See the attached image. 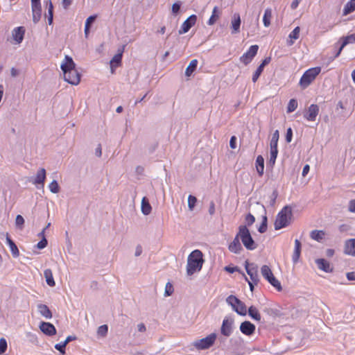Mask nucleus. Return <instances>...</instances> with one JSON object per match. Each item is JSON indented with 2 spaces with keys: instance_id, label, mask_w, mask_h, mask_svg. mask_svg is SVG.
<instances>
[{
  "instance_id": "f257e3e1",
  "label": "nucleus",
  "mask_w": 355,
  "mask_h": 355,
  "mask_svg": "<svg viewBox=\"0 0 355 355\" xmlns=\"http://www.w3.org/2000/svg\"><path fill=\"white\" fill-rule=\"evenodd\" d=\"M204 260L202 253L199 250H195L189 255L187 265V274L192 275L201 270Z\"/></svg>"
},
{
  "instance_id": "f03ea898",
  "label": "nucleus",
  "mask_w": 355,
  "mask_h": 355,
  "mask_svg": "<svg viewBox=\"0 0 355 355\" xmlns=\"http://www.w3.org/2000/svg\"><path fill=\"white\" fill-rule=\"evenodd\" d=\"M293 216L292 209L289 206H285L277 214L275 221V229L280 230L286 227L291 223Z\"/></svg>"
},
{
  "instance_id": "7ed1b4c3",
  "label": "nucleus",
  "mask_w": 355,
  "mask_h": 355,
  "mask_svg": "<svg viewBox=\"0 0 355 355\" xmlns=\"http://www.w3.org/2000/svg\"><path fill=\"white\" fill-rule=\"evenodd\" d=\"M61 69L63 71L64 73V79L65 81L69 83L71 85H77L78 84V76H74L73 78H70L69 76L68 75V73L69 71L75 70L76 69V64L73 62V59L69 56L66 55L64 58V61L61 64Z\"/></svg>"
},
{
  "instance_id": "20e7f679",
  "label": "nucleus",
  "mask_w": 355,
  "mask_h": 355,
  "mask_svg": "<svg viewBox=\"0 0 355 355\" xmlns=\"http://www.w3.org/2000/svg\"><path fill=\"white\" fill-rule=\"evenodd\" d=\"M239 236L241 237V242L247 250H253L257 248V244L246 225H240L239 227Z\"/></svg>"
},
{
  "instance_id": "39448f33",
  "label": "nucleus",
  "mask_w": 355,
  "mask_h": 355,
  "mask_svg": "<svg viewBox=\"0 0 355 355\" xmlns=\"http://www.w3.org/2000/svg\"><path fill=\"white\" fill-rule=\"evenodd\" d=\"M320 67H313L306 71L300 80L301 87L302 88L307 87L320 73Z\"/></svg>"
},
{
  "instance_id": "423d86ee",
  "label": "nucleus",
  "mask_w": 355,
  "mask_h": 355,
  "mask_svg": "<svg viewBox=\"0 0 355 355\" xmlns=\"http://www.w3.org/2000/svg\"><path fill=\"white\" fill-rule=\"evenodd\" d=\"M216 337H217L216 334L212 333L205 338L196 340L193 343V346L197 349H209L214 345V343L216 339Z\"/></svg>"
},
{
  "instance_id": "0eeeda50",
  "label": "nucleus",
  "mask_w": 355,
  "mask_h": 355,
  "mask_svg": "<svg viewBox=\"0 0 355 355\" xmlns=\"http://www.w3.org/2000/svg\"><path fill=\"white\" fill-rule=\"evenodd\" d=\"M245 270L248 275L250 276V279L255 284H257L259 282V277L258 275V266L257 264L252 263H249L247 261L245 265Z\"/></svg>"
},
{
  "instance_id": "6e6552de",
  "label": "nucleus",
  "mask_w": 355,
  "mask_h": 355,
  "mask_svg": "<svg viewBox=\"0 0 355 355\" xmlns=\"http://www.w3.org/2000/svg\"><path fill=\"white\" fill-rule=\"evenodd\" d=\"M258 49V45L255 44L251 46L249 50L241 57V62L245 64H249L252 61V58L257 55Z\"/></svg>"
},
{
  "instance_id": "1a4fd4ad",
  "label": "nucleus",
  "mask_w": 355,
  "mask_h": 355,
  "mask_svg": "<svg viewBox=\"0 0 355 355\" xmlns=\"http://www.w3.org/2000/svg\"><path fill=\"white\" fill-rule=\"evenodd\" d=\"M197 21V16L196 15H190L182 24L180 29L178 31L180 35L187 33L189 29L195 25Z\"/></svg>"
},
{
  "instance_id": "9d476101",
  "label": "nucleus",
  "mask_w": 355,
  "mask_h": 355,
  "mask_svg": "<svg viewBox=\"0 0 355 355\" xmlns=\"http://www.w3.org/2000/svg\"><path fill=\"white\" fill-rule=\"evenodd\" d=\"M230 300H233L237 304L236 309H235V312H236L240 315H245L247 314L246 306L242 301L232 295L228 296L226 299V301Z\"/></svg>"
},
{
  "instance_id": "9b49d317",
  "label": "nucleus",
  "mask_w": 355,
  "mask_h": 355,
  "mask_svg": "<svg viewBox=\"0 0 355 355\" xmlns=\"http://www.w3.org/2000/svg\"><path fill=\"white\" fill-rule=\"evenodd\" d=\"M240 331L245 336H250L255 332V325L250 321H244L240 324Z\"/></svg>"
},
{
  "instance_id": "f8f14e48",
  "label": "nucleus",
  "mask_w": 355,
  "mask_h": 355,
  "mask_svg": "<svg viewBox=\"0 0 355 355\" xmlns=\"http://www.w3.org/2000/svg\"><path fill=\"white\" fill-rule=\"evenodd\" d=\"M41 331L49 336H52L56 334V329L54 325L50 322H42L40 324Z\"/></svg>"
},
{
  "instance_id": "ddd939ff",
  "label": "nucleus",
  "mask_w": 355,
  "mask_h": 355,
  "mask_svg": "<svg viewBox=\"0 0 355 355\" xmlns=\"http://www.w3.org/2000/svg\"><path fill=\"white\" fill-rule=\"evenodd\" d=\"M241 237L239 236L238 232L232 242H231L229 245L228 249L230 252L235 254H239L243 250L242 245L239 241Z\"/></svg>"
},
{
  "instance_id": "4468645a",
  "label": "nucleus",
  "mask_w": 355,
  "mask_h": 355,
  "mask_svg": "<svg viewBox=\"0 0 355 355\" xmlns=\"http://www.w3.org/2000/svg\"><path fill=\"white\" fill-rule=\"evenodd\" d=\"M318 105L316 104H311L308 109V112L304 115V116L308 121H315L316 116H318Z\"/></svg>"
},
{
  "instance_id": "2eb2a0df",
  "label": "nucleus",
  "mask_w": 355,
  "mask_h": 355,
  "mask_svg": "<svg viewBox=\"0 0 355 355\" xmlns=\"http://www.w3.org/2000/svg\"><path fill=\"white\" fill-rule=\"evenodd\" d=\"M232 324L233 321L231 320H228L227 318L224 319L223 321V324L220 328L221 334L226 336L229 337L232 333Z\"/></svg>"
},
{
  "instance_id": "dca6fc26",
  "label": "nucleus",
  "mask_w": 355,
  "mask_h": 355,
  "mask_svg": "<svg viewBox=\"0 0 355 355\" xmlns=\"http://www.w3.org/2000/svg\"><path fill=\"white\" fill-rule=\"evenodd\" d=\"M25 28L23 26L15 28L12 31V35L17 44H20L24 37Z\"/></svg>"
},
{
  "instance_id": "f3484780",
  "label": "nucleus",
  "mask_w": 355,
  "mask_h": 355,
  "mask_svg": "<svg viewBox=\"0 0 355 355\" xmlns=\"http://www.w3.org/2000/svg\"><path fill=\"white\" fill-rule=\"evenodd\" d=\"M241 17L239 14L234 13L231 22L232 33L236 34L240 32Z\"/></svg>"
},
{
  "instance_id": "a211bd4d",
  "label": "nucleus",
  "mask_w": 355,
  "mask_h": 355,
  "mask_svg": "<svg viewBox=\"0 0 355 355\" xmlns=\"http://www.w3.org/2000/svg\"><path fill=\"white\" fill-rule=\"evenodd\" d=\"M315 263L320 270L325 272H331L333 271V268L331 267L329 262L324 259H317Z\"/></svg>"
},
{
  "instance_id": "6ab92c4d",
  "label": "nucleus",
  "mask_w": 355,
  "mask_h": 355,
  "mask_svg": "<svg viewBox=\"0 0 355 355\" xmlns=\"http://www.w3.org/2000/svg\"><path fill=\"white\" fill-rule=\"evenodd\" d=\"M270 62V57L266 58L262 61V62L257 67V70L255 71V72L254 73V74L252 76V80L253 83H255L258 80V78H259L260 75L261 74V73L263 71L264 67L266 65H267L268 64H269Z\"/></svg>"
},
{
  "instance_id": "aec40b11",
  "label": "nucleus",
  "mask_w": 355,
  "mask_h": 355,
  "mask_svg": "<svg viewBox=\"0 0 355 355\" xmlns=\"http://www.w3.org/2000/svg\"><path fill=\"white\" fill-rule=\"evenodd\" d=\"M46 179V170L44 168H40L35 177L31 180L34 184H42L44 185Z\"/></svg>"
},
{
  "instance_id": "412c9836",
  "label": "nucleus",
  "mask_w": 355,
  "mask_h": 355,
  "mask_svg": "<svg viewBox=\"0 0 355 355\" xmlns=\"http://www.w3.org/2000/svg\"><path fill=\"white\" fill-rule=\"evenodd\" d=\"M124 48L125 46H123L121 49H119V52L110 60V64L112 71L114 67H118L121 64Z\"/></svg>"
},
{
  "instance_id": "4be33fe9",
  "label": "nucleus",
  "mask_w": 355,
  "mask_h": 355,
  "mask_svg": "<svg viewBox=\"0 0 355 355\" xmlns=\"http://www.w3.org/2000/svg\"><path fill=\"white\" fill-rule=\"evenodd\" d=\"M344 252L346 254L355 256V239H350L345 241Z\"/></svg>"
},
{
  "instance_id": "5701e85b",
  "label": "nucleus",
  "mask_w": 355,
  "mask_h": 355,
  "mask_svg": "<svg viewBox=\"0 0 355 355\" xmlns=\"http://www.w3.org/2000/svg\"><path fill=\"white\" fill-rule=\"evenodd\" d=\"M37 311L41 315L44 317L46 319H51L52 318V313L49 308L44 304H39L37 306Z\"/></svg>"
},
{
  "instance_id": "b1692460",
  "label": "nucleus",
  "mask_w": 355,
  "mask_h": 355,
  "mask_svg": "<svg viewBox=\"0 0 355 355\" xmlns=\"http://www.w3.org/2000/svg\"><path fill=\"white\" fill-rule=\"evenodd\" d=\"M6 243L10 247L12 254L14 257H18L19 252L15 242L10 238L8 233L6 234Z\"/></svg>"
},
{
  "instance_id": "393cba45",
  "label": "nucleus",
  "mask_w": 355,
  "mask_h": 355,
  "mask_svg": "<svg viewBox=\"0 0 355 355\" xmlns=\"http://www.w3.org/2000/svg\"><path fill=\"white\" fill-rule=\"evenodd\" d=\"M300 254H301V243L298 239H296L295 241V250H294L293 257H292L293 261L294 263H296L298 261L300 257Z\"/></svg>"
},
{
  "instance_id": "a878e982",
  "label": "nucleus",
  "mask_w": 355,
  "mask_h": 355,
  "mask_svg": "<svg viewBox=\"0 0 355 355\" xmlns=\"http://www.w3.org/2000/svg\"><path fill=\"white\" fill-rule=\"evenodd\" d=\"M33 21L35 24L39 22L41 18L42 8L41 6H32Z\"/></svg>"
},
{
  "instance_id": "bb28decb",
  "label": "nucleus",
  "mask_w": 355,
  "mask_h": 355,
  "mask_svg": "<svg viewBox=\"0 0 355 355\" xmlns=\"http://www.w3.org/2000/svg\"><path fill=\"white\" fill-rule=\"evenodd\" d=\"M44 276L45 277L46 284L49 286L53 287V286H54L55 285V282L54 281V279H53V273H52V271H51V269H46L44 271Z\"/></svg>"
},
{
  "instance_id": "cd10ccee",
  "label": "nucleus",
  "mask_w": 355,
  "mask_h": 355,
  "mask_svg": "<svg viewBox=\"0 0 355 355\" xmlns=\"http://www.w3.org/2000/svg\"><path fill=\"white\" fill-rule=\"evenodd\" d=\"M325 233L322 230H313L310 233V237L315 241L320 242L324 237Z\"/></svg>"
},
{
  "instance_id": "c85d7f7f",
  "label": "nucleus",
  "mask_w": 355,
  "mask_h": 355,
  "mask_svg": "<svg viewBox=\"0 0 355 355\" xmlns=\"http://www.w3.org/2000/svg\"><path fill=\"white\" fill-rule=\"evenodd\" d=\"M256 168L257 173L260 176L263 174L264 159L261 155H259L256 159Z\"/></svg>"
},
{
  "instance_id": "c756f323",
  "label": "nucleus",
  "mask_w": 355,
  "mask_h": 355,
  "mask_svg": "<svg viewBox=\"0 0 355 355\" xmlns=\"http://www.w3.org/2000/svg\"><path fill=\"white\" fill-rule=\"evenodd\" d=\"M198 65V60L196 59L192 60L185 71V75L189 77L196 69Z\"/></svg>"
},
{
  "instance_id": "7c9ffc66",
  "label": "nucleus",
  "mask_w": 355,
  "mask_h": 355,
  "mask_svg": "<svg viewBox=\"0 0 355 355\" xmlns=\"http://www.w3.org/2000/svg\"><path fill=\"white\" fill-rule=\"evenodd\" d=\"M151 206L148 202V200L144 197L141 200V211L144 215H148L150 214L151 211Z\"/></svg>"
},
{
  "instance_id": "2f4dec72",
  "label": "nucleus",
  "mask_w": 355,
  "mask_h": 355,
  "mask_svg": "<svg viewBox=\"0 0 355 355\" xmlns=\"http://www.w3.org/2000/svg\"><path fill=\"white\" fill-rule=\"evenodd\" d=\"M270 159L268 160V164L272 167L275 164V161L278 154V149L277 148L274 147H270Z\"/></svg>"
},
{
  "instance_id": "473e14b6",
  "label": "nucleus",
  "mask_w": 355,
  "mask_h": 355,
  "mask_svg": "<svg viewBox=\"0 0 355 355\" xmlns=\"http://www.w3.org/2000/svg\"><path fill=\"white\" fill-rule=\"evenodd\" d=\"M248 315L254 320L260 321L261 320V315L258 311V309L254 306H251L248 309Z\"/></svg>"
},
{
  "instance_id": "72a5a7b5",
  "label": "nucleus",
  "mask_w": 355,
  "mask_h": 355,
  "mask_svg": "<svg viewBox=\"0 0 355 355\" xmlns=\"http://www.w3.org/2000/svg\"><path fill=\"white\" fill-rule=\"evenodd\" d=\"M272 18V10L270 8L266 9L263 17V22L264 26L268 27L270 25V19Z\"/></svg>"
},
{
  "instance_id": "f704fd0d",
  "label": "nucleus",
  "mask_w": 355,
  "mask_h": 355,
  "mask_svg": "<svg viewBox=\"0 0 355 355\" xmlns=\"http://www.w3.org/2000/svg\"><path fill=\"white\" fill-rule=\"evenodd\" d=\"M273 287H275L278 291H281L282 290V287L281 285V283L278 279L275 278V277L273 275H270V277H268L266 279Z\"/></svg>"
},
{
  "instance_id": "c9c22d12",
  "label": "nucleus",
  "mask_w": 355,
  "mask_h": 355,
  "mask_svg": "<svg viewBox=\"0 0 355 355\" xmlns=\"http://www.w3.org/2000/svg\"><path fill=\"white\" fill-rule=\"evenodd\" d=\"M273 287H275L278 291H281L282 290V287L281 285V283L278 279L275 278V277L273 275H270V277H268L266 279Z\"/></svg>"
},
{
  "instance_id": "e433bc0d",
  "label": "nucleus",
  "mask_w": 355,
  "mask_h": 355,
  "mask_svg": "<svg viewBox=\"0 0 355 355\" xmlns=\"http://www.w3.org/2000/svg\"><path fill=\"white\" fill-rule=\"evenodd\" d=\"M273 287H275L278 291H281L282 290V287L281 285V283L278 279L275 278V277L273 275H270V277H268L266 279Z\"/></svg>"
},
{
  "instance_id": "4c0bfd02",
  "label": "nucleus",
  "mask_w": 355,
  "mask_h": 355,
  "mask_svg": "<svg viewBox=\"0 0 355 355\" xmlns=\"http://www.w3.org/2000/svg\"><path fill=\"white\" fill-rule=\"evenodd\" d=\"M355 10V0H350L345 6L343 9V15H347Z\"/></svg>"
},
{
  "instance_id": "58836bf2",
  "label": "nucleus",
  "mask_w": 355,
  "mask_h": 355,
  "mask_svg": "<svg viewBox=\"0 0 355 355\" xmlns=\"http://www.w3.org/2000/svg\"><path fill=\"white\" fill-rule=\"evenodd\" d=\"M218 18H219L218 8L217 6H215L213 9L211 16L210 17V18L207 22L208 24L210 26L214 24Z\"/></svg>"
},
{
  "instance_id": "ea45409f",
  "label": "nucleus",
  "mask_w": 355,
  "mask_h": 355,
  "mask_svg": "<svg viewBox=\"0 0 355 355\" xmlns=\"http://www.w3.org/2000/svg\"><path fill=\"white\" fill-rule=\"evenodd\" d=\"M279 138V130H276L272 136L270 142V147H274L277 148V144Z\"/></svg>"
},
{
  "instance_id": "a19ab883",
  "label": "nucleus",
  "mask_w": 355,
  "mask_h": 355,
  "mask_svg": "<svg viewBox=\"0 0 355 355\" xmlns=\"http://www.w3.org/2000/svg\"><path fill=\"white\" fill-rule=\"evenodd\" d=\"M355 42V33L347 35L345 37H343V43L341 44V49H343L346 45L350 43Z\"/></svg>"
},
{
  "instance_id": "79ce46f5",
  "label": "nucleus",
  "mask_w": 355,
  "mask_h": 355,
  "mask_svg": "<svg viewBox=\"0 0 355 355\" xmlns=\"http://www.w3.org/2000/svg\"><path fill=\"white\" fill-rule=\"evenodd\" d=\"M261 273L262 276L267 279L270 277L273 273L272 272L270 268L267 265H264L261 268Z\"/></svg>"
},
{
  "instance_id": "37998d69",
  "label": "nucleus",
  "mask_w": 355,
  "mask_h": 355,
  "mask_svg": "<svg viewBox=\"0 0 355 355\" xmlns=\"http://www.w3.org/2000/svg\"><path fill=\"white\" fill-rule=\"evenodd\" d=\"M297 107V102L295 99L292 98L289 101L288 107H287V112L291 113L296 110Z\"/></svg>"
},
{
  "instance_id": "c03bdc74",
  "label": "nucleus",
  "mask_w": 355,
  "mask_h": 355,
  "mask_svg": "<svg viewBox=\"0 0 355 355\" xmlns=\"http://www.w3.org/2000/svg\"><path fill=\"white\" fill-rule=\"evenodd\" d=\"M49 187L51 192H52L53 193H58L60 191V187L56 180H53L50 183Z\"/></svg>"
},
{
  "instance_id": "a18cd8bd",
  "label": "nucleus",
  "mask_w": 355,
  "mask_h": 355,
  "mask_svg": "<svg viewBox=\"0 0 355 355\" xmlns=\"http://www.w3.org/2000/svg\"><path fill=\"white\" fill-rule=\"evenodd\" d=\"M108 331V327L107 324H103L98 328L97 334L98 336L105 337Z\"/></svg>"
},
{
  "instance_id": "49530a36",
  "label": "nucleus",
  "mask_w": 355,
  "mask_h": 355,
  "mask_svg": "<svg viewBox=\"0 0 355 355\" xmlns=\"http://www.w3.org/2000/svg\"><path fill=\"white\" fill-rule=\"evenodd\" d=\"M197 202V198L192 196L189 195L188 197V207L189 209L192 211L196 205V203Z\"/></svg>"
},
{
  "instance_id": "de8ad7c7",
  "label": "nucleus",
  "mask_w": 355,
  "mask_h": 355,
  "mask_svg": "<svg viewBox=\"0 0 355 355\" xmlns=\"http://www.w3.org/2000/svg\"><path fill=\"white\" fill-rule=\"evenodd\" d=\"M46 6L47 8V13L45 14V16L53 15V5L51 0L46 2Z\"/></svg>"
},
{
  "instance_id": "09e8293b",
  "label": "nucleus",
  "mask_w": 355,
  "mask_h": 355,
  "mask_svg": "<svg viewBox=\"0 0 355 355\" xmlns=\"http://www.w3.org/2000/svg\"><path fill=\"white\" fill-rule=\"evenodd\" d=\"M24 219L21 215H17L15 218V225L20 230L23 229Z\"/></svg>"
},
{
  "instance_id": "8fccbe9b",
  "label": "nucleus",
  "mask_w": 355,
  "mask_h": 355,
  "mask_svg": "<svg viewBox=\"0 0 355 355\" xmlns=\"http://www.w3.org/2000/svg\"><path fill=\"white\" fill-rule=\"evenodd\" d=\"M173 291H174V289H173V285L170 282H168L166 284L164 295L165 296H171L173 294Z\"/></svg>"
},
{
  "instance_id": "3c124183",
  "label": "nucleus",
  "mask_w": 355,
  "mask_h": 355,
  "mask_svg": "<svg viewBox=\"0 0 355 355\" xmlns=\"http://www.w3.org/2000/svg\"><path fill=\"white\" fill-rule=\"evenodd\" d=\"M245 220L246 223V226L250 227L254 223L255 218L252 214H248L246 215Z\"/></svg>"
},
{
  "instance_id": "603ef678",
  "label": "nucleus",
  "mask_w": 355,
  "mask_h": 355,
  "mask_svg": "<svg viewBox=\"0 0 355 355\" xmlns=\"http://www.w3.org/2000/svg\"><path fill=\"white\" fill-rule=\"evenodd\" d=\"M66 344L64 342L57 343L55 345V348L58 350L62 354H65Z\"/></svg>"
},
{
  "instance_id": "864d4df0",
  "label": "nucleus",
  "mask_w": 355,
  "mask_h": 355,
  "mask_svg": "<svg viewBox=\"0 0 355 355\" xmlns=\"http://www.w3.org/2000/svg\"><path fill=\"white\" fill-rule=\"evenodd\" d=\"M278 196V192L276 189H275L272 194L270 196V205L274 206L276 202V199Z\"/></svg>"
},
{
  "instance_id": "5fc2aeb1",
  "label": "nucleus",
  "mask_w": 355,
  "mask_h": 355,
  "mask_svg": "<svg viewBox=\"0 0 355 355\" xmlns=\"http://www.w3.org/2000/svg\"><path fill=\"white\" fill-rule=\"evenodd\" d=\"M7 349V342L3 338H0V354H3Z\"/></svg>"
},
{
  "instance_id": "6e6d98bb",
  "label": "nucleus",
  "mask_w": 355,
  "mask_h": 355,
  "mask_svg": "<svg viewBox=\"0 0 355 355\" xmlns=\"http://www.w3.org/2000/svg\"><path fill=\"white\" fill-rule=\"evenodd\" d=\"M300 27L297 26L294 28V30L290 33L289 37L291 39L297 40L299 37L300 35Z\"/></svg>"
},
{
  "instance_id": "4d7b16f0",
  "label": "nucleus",
  "mask_w": 355,
  "mask_h": 355,
  "mask_svg": "<svg viewBox=\"0 0 355 355\" xmlns=\"http://www.w3.org/2000/svg\"><path fill=\"white\" fill-rule=\"evenodd\" d=\"M181 2L180 1H177L175 3H174L172 6V12L173 14H178L180 10V7H181Z\"/></svg>"
},
{
  "instance_id": "13d9d810",
  "label": "nucleus",
  "mask_w": 355,
  "mask_h": 355,
  "mask_svg": "<svg viewBox=\"0 0 355 355\" xmlns=\"http://www.w3.org/2000/svg\"><path fill=\"white\" fill-rule=\"evenodd\" d=\"M48 244V241L46 238H42L40 241H39L37 244V248L38 249H44Z\"/></svg>"
},
{
  "instance_id": "bf43d9fd",
  "label": "nucleus",
  "mask_w": 355,
  "mask_h": 355,
  "mask_svg": "<svg viewBox=\"0 0 355 355\" xmlns=\"http://www.w3.org/2000/svg\"><path fill=\"white\" fill-rule=\"evenodd\" d=\"M67 73H68V75L69 76L70 78H73V77H74L75 76H78V83H80V74L77 71V69L69 71Z\"/></svg>"
},
{
  "instance_id": "052dcab7",
  "label": "nucleus",
  "mask_w": 355,
  "mask_h": 355,
  "mask_svg": "<svg viewBox=\"0 0 355 355\" xmlns=\"http://www.w3.org/2000/svg\"><path fill=\"white\" fill-rule=\"evenodd\" d=\"M292 137H293V130H292L291 128H288L287 129L286 134V142L290 143L292 140Z\"/></svg>"
},
{
  "instance_id": "680f3d73",
  "label": "nucleus",
  "mask_w": 355,
  "mask_h": 355,
  "mask_svg": "<svg viewBox=\"0 0 355 355\" xmlns=\"http://www.w3.org/2000/svg\"><path fill=\"white\" fill-rule=\"evenodd\" d=\"M96 17L95 15H92V16H89L87 19H86V21H85V26H89L90 27L91 26V24L95 21Z\"/></svg>"
},
{
  "instance_id": "e2e57ef3",
  "label": "nucleus",
  "mask_w": 355,
  "mask_h": 355,
  "mask_svg": "<svg viewBox=\"0 0 355 355\" xmlns=\"http://www.w3.org/2000/svg\"><path fill=\"white\" fill-rule=\"evenodd\" d=\"M348 209L350 212L355 213V200H352L349 201Z\"/></svg>"
},
{
  "instance_id": "0e129e2a",
  "label": "nucleus",
  "mask_w": 355,
  "mask_h": 355,
  "mask_svg": "<svg viewBox=\"0 0 355 355\" xmlns=\"http://www.w3.org/2000/svg\"><path fill=\"white\" fill-rule=\"evenodd\" d=\"M236 138L235 136H232L230 141V146L231 148L234 149L236 148Z\"/></svg>"
},
{
  "instance_id": "69168bd1",
  "label": "nucleus",
  "mask_w": 355,
  "mask_h": 355,
  "mask_svg": "<svg viewBox=\"0 0 355 355\" xmlns=\"http://www.w3.org/2000/svg\"><path fill=\"white\" fill-rule=\"evenodd\" d=\"M10 75L13 78L17 77L19 75V71L15 67H12L10 69Z\"/></svg>"
},
{
  "instance_id": "338daca9",
  "label": "nucleus",
  "mask_w": 355,
  "mask_h": 355,
  "mask_svg": "<svg viewBox=\"0 0 355 355\" xmlns=\"http://www.w3.org/2000/svg\"><path fill=\"white\" fill-rule=\"evenodd\" d=\"M209 213L210 215H214L215 213V204L213 201L209 204Z\"/></svg>"
},
{
  "instance_id": "774afa93",
  "label": "nucleus",
  "mask_w": 355,
  "mask_h": 355,
  "mask_svg": "<svg viewBox=\"0 0 355 355\" xmlns=\"http://www.w3.org/2000/svg\"><path fill=\"white\" fill-rule=\"evenodd\" d=\"M347 278L349 281L355 280V272H350L347 273Z\"/></svg>"
}]
</instances>
